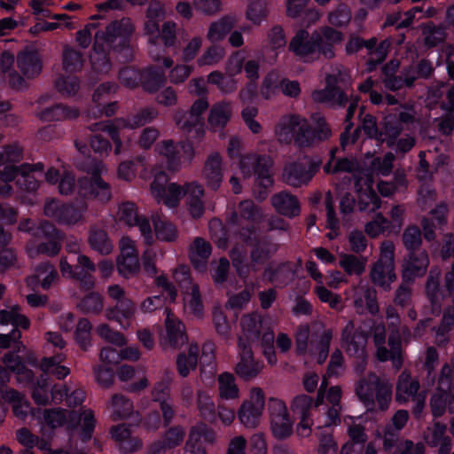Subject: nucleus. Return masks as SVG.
Wrapping results in <instances>:
<instances>
[{"label": "nucleus", "mask_w": 454, "mask_h": 454, "mask_svg": "<svg viewBox=\"0 0 454 454\" xmlns=\"http://www.w3.org/2000/svg\"><path fill=\"white\" fill-rule=\"evenodd\" d=\"M342 40V33L328 26H323L311 34L300 29L292 38L289 49L304 61L317 59L320 55L332 59L334 57V46Z\"/></svg>", "instance_id": "f257e3e1"}, {"label": "nucleus", "mask_w": 454, "mask_h": 454, "mask_svg": "<svg viewBox=\"0 0 454 454\" xmlns=\"http://www.w3.org/2000/svg\"><path fill=\"white\" fill-rule=\"evenodd\" d=\"M21 149L18 145H11L0 151V166H4L0 172V179L4 184L0 185V195H8L11 192L9 182L16 184L27 191H35L38 188L36 179L42 176L43 165L23 164L16 168L13 164L21 160Z\"/></svg>", "instance_id": "f03ea898"}, {"label": "nucleus", "mask_w": 454, "mask_h": 454, "mask_svg": "<svg viewBox=\"0 0 454 454\" xmlns=\"http://www.w3.org/2000/svg\"><path fill=\"white\" fill-rule=\"evenodd\" d=\"M334 152H332L331 160L325 167V171L329 174L348 172L355 179L356 192L358 197V207L360 211L373 213L380 207V200L372 190V181L364 169H360L358 163L343 158L335 160Z\"/></svg>", "instance_id": "7ed1b4c3"}, {"label": "nucleus", "mask_w": 454, "mask_h": 454, "mask_svg": "<svg viewBox=\"0 0 454 454\" xmlns=\"http://www.w3.org/2000/svg\"><path fill=\"white\" fill-rule=\"evenodd\" d=\"M134 30L131 20L128 18L111 23L106 32L95 35L94 52L90 56L92 68L98 73H106L110 63L105 53V44L109 47L118 38L122 41Z\"/></svg>", "instance_id": "20e7f679"}, {"label": "nucleus", "mask_w": 454, "mask_h": 454, "mask_svg": "<svg viewBox=\"0 0 454 454\" xmlns=\"http://www.w3.org/2000/svg\"><path fill=\"white\" fill-rule=\"evenodd\" d=\"M356 393L359 400L368 408L372 409L375 401L380 409H387L392 396V385L386 380H381L373 373L358 380L356 385Z\"/></svg>", "instance_id": "39448f33"}, {"label": "nucleus", "mask_w": 454, "mask_h": 454, "mask_svg": "<svg viewBox=\"0 0 454 454\" xmlns=\"http://www.w3.org/2000/svg\"><path fill=\"white\" fill-rule=\"evenodd\" d=\"M157 115L158 112L154 108H145L131 118L118 119L111 123H96L92 130L106 131L115 144V153H119L122 146V138L127 137V132L153 121Z\"/></svg>", "instance_id": "423d86ee"}, {"label": "nucleus", "mask_w": 454, "mask_h": 454, "mask_svg": "<svg viewBox=\"0 0 454 454\" xmlns=\"http://www.w3.org/2000/svg\"><path fill=\"white\" fill-rule=\"evenodd\" d=\"M87 172L90 177L78 180V194L99 203L108 202L112 198V189L109 184L100 177V175L106 172V167L102 163L97 162L94 166L90 167Z\"/></svg>", "instance_id": "0eeeda50"}, {"label": "nucleus", "mask_w": 454, "mask_h": 454, "mask_svg": "<svg viewBox=\"0 0 454 454\" xmlns=\"http://www.w3.org/2000/svg\"><path fill=\"white\" fill-rule=\"evenodd\" d=\"M62 235L53 225L43 223L37 228L35 238L27 246V253L30 258L39 254L54 256L61 248Z\"/></svg>", "instance_id": "6e6552de"}, {"label": "nucleus", "mask_w": 454, "mask_h": 454, "mask_svg": "<svg viewBox=\"0 0 454 454\" xmlns=\"http://www.w3.org/2000/svg\"><path fill=\"white\" fill-rule=\"evenodd\" d=\"M372 281L387 290L395 280V245L391 241H384L380 247V258L372 265L370 272Z\"/></svg>", "instance_id": "1a4fd4ad"}, {"label": "nucleus", "mask_w": 454, "mask_h": 454, "mask_svg": "<svg viewBox=\"0 0 454 454\" xmlns=\"http://www.w3.org/2000/svg\"><path fill=\"white\" fill-rule=\"evenodd\" d=\"M275 135L281 143L294 140L299 145H308L310 141V129L307 121L296 114L283 116L275 128Z\"/></svg>", "instance_id": "9d476101"}, {"label": "nucleus", "mask_w": 454, "mask_h": 454, "mask_svg": "<svg viewBox=\"0 0 454 454\" xmlns=\"http://www.w3.org/2000/svg\"><path fill=\"white\" fill-rule=\"evenodd\" d=\"M149 192L153 200L169 208L177 207L184 196L183 185L169 183L168 176L163 171L154 174Z\"/></svg>", "instance_id": "9b49d317"}, {"label": "nucleus", "mask_w": 454, "mask_h": 454, "mask_svg": "<svg viewBox=\"0 0 454 454\" xmlns=\"http://www.w3.org/2000/svg\"><path fill=\"white\" fill-rule=\"evenodd\" d=\"M265 408V395L262 388L254 387L249 390L248 396L244 399L238 410L237 415L240 424L254 429L260 425Z\"/></svg>", "instance_id": "f8f14e48"}, {"label": "nucleus", "mask_w": 454, "mask_h": 454, "mask_svg": "<svg viewBox=\"0 0 454 454\" xmlns=\"http://www.w3.org/2000/svg\"><path fill=\"white\" fill-rule=\"evenodd\" d=\"M241 332L238 339V347H254L262 343L266 331H273L270 321L258 314H248L240 321Z\"/></svg>", "instance_id": "ddd939ff"}, {"label": "nucleus", "mask_w": 454, "mask_h": 454, "mask_svg": "<svg viewBox=\"0 0 454 454\" xmlns=\"http://www.w3.org/2000/svg\"><path fill=\"white\" fill-rule=\"evenodd\" d=\"M454 372L449 366H444L439 380V387L431 400V408L434 416H442L446 407L452 412L454 411Z\"/></svg>", "instance_id": "4468645a"}, {"label": "nucleus", "mask_w": 454, "mask_h": 454, "mask_svg": "<svg viewBox=\"0 0 454 454\" xmlns=\"http://www.w3.org/2000/svg\"><path fill=\"white\" fill-rule=\"evenodd\" d=\"M271 167L272 160L270 157H261L256 154H247L242 157L239 164L244 177H250L254 175L258 184L264 188L270 187L273 184Z\"/></svg>", "instance_id": "2eb2a0df"}, {"label": "nucleus", "mask_w": 454, "mask_h": 454, "mask_svg": "<svg viewBox=\"0 0 454 454\" xmlns=\"http://www.w3.org/2000/svg\"><path fill=\"white\" fill-rule=\"evenodd\" d=\"M208 107L205 99L194 102L189 112L177 111L174 119L176 126L185 133L194 131L198 137L204 133L202 114Z\"/></svg>", "instance_id": "dca6fc26"}, {"label": "nucleus", "mask_w": 454, "mask_h": 454, "mask_svg": "<svg viewBox=\"0 0 454 454\" xmlns=\"http://www.w3.org/2000/svg\"><path fill=\"white\" fill-rule=\"evenodd\" d=\"M118 220L128 226H137L144 242L149 246L154 243L151 223L147 218L138 215L135 204L124 202L119 206Z\"/></svg>", "instance_id": "f3484780"}, {"label": "nucleus", "mask_w": 454, "mask_h": 454, "mask_svg": "<svg viewBox=\"0 0 454 454\" xmlns=\"http://www.w3.org/2000/svg\"><path fill=\"white\" fill-rule=\"evenodd\" d=\"M121 83L129 89L137 87L140 81L143 82L145 90L153 92L164 82L162 74L146 70L143 74L139 71L127 67L120 72Z\"/></svg>", "instance_id": "a211bd4d"}, {"label": "nucleus", "mask_w": 454, "mask_h": 454, "mask_svg": "<svg viewBox=\"0 0 454 454\" xmlns=\"http://www.w3.org/2000/svg\"><path fill=\"white\" fill-rule=\"evenodd\" d=\"M419 387V382L412 380L410 374L406 372L400 375L396 388V400L399 403L415 402L414 412L416 414H419L422 411L426 398L424 394H417Z\"/></svg>", "instance_id": "6ab92c4d"}, {"label": "nucleus", "mask_w": 454, "mask_h": 454, "mask_svg": "<svg viewBox=\"0 0 454 454\" xmlns=\"http://www.w3.org/2000/svg\"><path fill=\"white\" fill-rule=\"evenodd\" d=\"M367 337L364 330L355 329L352 321H349L342 333V347L349 356H353L362 361L366 356L365 347Z\"/></svg>", "instance_id": "aec40b11"}, {"label": "nucleus", "mask_w": 454, "mask_h": 454, "mask_svg": "<svg viewBox=\"0 0 454 454\" xmlns=\"http://www.w3.org/2000/svg\"><path fill=\"white\" fill-rule=\"evenodd\" d=\"M374 342L377 346V356L379 360L386 361L387 359H391L393 365L395 368H399L401 366L402 361L399 336H395V334L389 336L388 344L391 348V352L389 353L381 346L385 342V328L383 325H378L374 328Z\"/></svg>", "instance_id": "412c9836"}, {"label": "nucleus", "mask_w": 454, "mask_h": 454, "mask_svg": "<svg viewBox=\"0 0 454 454\" xmlns=\"http://www.w3.org/2000/svg\"><path fill=\"white\" fill-rule=\"evenodd\" d=\"M156 151L166 159L168 168L173 171L179 168L182 157L190 160L194 153L190 145H176L172 140L162 141L157 145Z\"/></svg>", "instance_id": "4be33fe9"}, {"label": "nucleus", "mask_w": 454, "mask_h": 454, "mask_svg": "<svg viewBox=\"0 0 454 454\" xmlns=\"http://www.w3.org/2000/svg\"><path fill=\"white\" fill-rule=\"evenodd\" d=\"M315 167L307 157L300 158L296 162L288 164L284 170V180L292 186L307 184L315 173Z\"/></svg>", "instance_id": "5701e85b"}, {"label": "nucleus", "mask_w": 454, "mask_h": 454, "mask_svg": "<svg viewBox=\"0 0 454 454\" xmlns=\"http://www.w3.org/2000/svg\"><path fill=\"white\" fill-rule=\"evenodd\" d=\"M165 332L160 342L163 347L179 348L187 341L184 326L182 322L168 310L166 311Z\"/></svg>", "instance_id": "b1692460"}, {"label": "nucleus", "mask_w": 454, "mask_h": 454, "mask_svg": "<svg viewBox=\"0 0 454 454\" xmlns=\"http://www.w3.org/2000/svg\"><path fill=\"white\" fill-rule=\"evenodd\" d=\"M402 128L399 123L392 124L390 121L386 122L384 130L380 132L378 141L385 142L387 146L394 147L397 151L405 153L411 150L414 144V138L409 135L400 137Z\"/></svg>", "instance_id": "393cba45"}, {"label": "nucleus", "mask_w": 454, "mask_h": 454, "mask_svg": "<svg viewBox=\"0 0 454 454\" xmlns=\"http://www.w3.org/2000/svg\"><path fill=\"white\" fill-rule=\"evenodd\" d=\"M57 279L58 272L54 266L49 262H43L34 268L31 275L26 278V283L32 289L40 286L43 290H48Z\"/></svg>", "instance_id": "a878e982"}, {"label": "nucleus", "mask_w": 454, "mask_h": 454, "mask_svg": "<svg viewBox=\"0 0 454 454\" xmlns=\"http://www.w3.org/2000/svg\"><path fill=\"white\" fill-rule=\"evenodd\" d=\"M429 265L428 254L425 250H417L410 252L404 258L402 269L404 278L411 280L417 277L423 276Z\"/></svg>", "instance_id": "bb28decb"}, {"label": "nucleus", "mask_w": 454, "mask_h": 454, "mask_svg": "<svg viewBox=\"0 0 454 454\" xmlns=\"http://www.w3.org/2000/svg\"><path fill=\"white\" fill-rule=\"evenodd\" d=\"M239 362L235 371L244 380L255 378L262 371V364L254 360L251 347H238Z\"/></svg>", "instance_id": "cd10ccee"}, {"label": "nucleus", "mask_w": 454, "mask_h": 454, "mask_svg": "<svg viewBox=\"0 0 454 454\" xmlns=\"http://www.w3.org/2000/svg\"><path fill=\"white\" fill-rule=\"evenodd\" d=\"M156 284L162 288V295L164 297L155 295L145 299L140 306L141 310L144 312H153L161 308L164 304V301H174L176 300V292L164 276L158 277L156 278Z\"/></svg>", "instance_id": "c85d7f7f"}, {"label": "nucleus", "mask_w": 454, "mask_h": 454, "mask_svg": "<svg viewBox=\"0 0 454 454\" xmlns=\"http://www.w3.org/2000/svg\"><path fill=\"white\" fill-rule=\"evenodd\" d=\"M203 179L208 188L217 190L223 178L222 158L218 153H212L207 158L202 172Z\"/></svg>", "instance_id": "c756f323"}, {"label": "nucleus", "mask_w": 454, "mask_h": 454, "mask_svg": "<svg viewBox=\"0 0 454 454\" xmlns=\"http://www.w3.org/2000/svg\"><path fill=\"white\" fill-rule=\"evenodd\" d=\"M186 204L191 215L193 218L200 217L204 213V203L202 198L204 189L197 182L186 183L183 185Z\"/></svg>", "instance_id": "7c9ffc66"}, {"label": "nucleus", "mask_w": 454, "mask_h": 454, "mask_svg": "<svg viewBox=\"0 0 454 454\" xmlns=\"http://www.w3.org/2000/svg\"><path fill=\"white\" fill-rule=\"evenodd\" d=\"M354 302L360 314H374L379 310L375 291L367 288L362 282L355 288Z\"/></svg>", "instance_id": "2f4dec72"}, {"label": "nucleus", "mask_w": 454, "mask_h": 454, "mask_svg": "<svg viewBox=\"0 0 454 454\" xmlns=\"http://www.w3.org/2000/svg\"><path fill=\"white\" fill-rule=\"evenodd\" d=\"M189 254L194 268L203 272L206 270L207 261L211 254V246L206 240L197 238L190 247Z\"/></svg>", "instance_id": "473e14b6"}, {"label": "nucleus", "mask_w": 454, "mask_h": 454, "mask_svg": "<svg viewBox=\"0 0 454 454\" xmlns=\"http://www.w3.org/2000/svg\"><path fill=\"white\" fill-rule=\"evenodd\" d=\"M427 100L429 104L440 103L442 109H454V83H442L436 89L430 90Z\"/></svg>", "instance_id": "72a5a7b5"}, {"label": "nucleus", "mask_w": 454, "mask_h": 454, "mask_svg": "<svg viewBox=\"0 0 454 454\" xmlns=\"http://www.w3.org/2000/svg\"><path fill=\"white\" fill-rule=\"evenodd\" d=\"M153 225V239L161 242L171 243L175 242L178 238V231L176 227L169 221L153 216L152 218Z\"/></svg>", "instance_id": "f704fd0d"}, {"label": "nucleus", "mask_w": 454, "mask_h": 454, "mask_svg": "<svg viewBox=\"0 0 454 454\" xmlns=\"http://www.w3.org/2000/svg\"><path fill=\"white\" fill-rule=\"evenodd\" d=\"M232 115L231 105L228 102H219L215 104L209 112L208 124L214 130L223 129Z\"/></svg>", "instance_id": "c9c22d12"}, {"label": "nucleus", "mask_w": 454, "mask_h": 454, "mask_svg": "<svg viewBox=\"0 0 454 454\" xmlns=\"http://www.w3.org/2000/svg\"><path fill=\"white\" fill-rule=\"evenodd\" d=\"M274 208L281 215L293 217L299 214V203L294 196L282 192L271 198Z\"/></svg>", "instance_id": "e433bc0d"}, {"label": "nucleus", "mask_w": 454, "mask_h": 454, "mask_svg": "<svg viewBox=\"0 0 454 454\" xmlns=\"http://www.w3.org/2000/svg\"><path fill=\"white\" fill-rule=\"evenodd\" d=\"M112 437L119 442L121 449L125 452H131L141 446L139 439L133 437L129 428L125 425H118L111 430Z\"/></svg>", "instance_id": "4c0bfd02"}, {"label": "nucleus", "mask_w": 454, "mask_h": 454, "mask_svg": "<svg viewBox=\"0 0 454 454\" xmlns=\"http://www.w3.org/2000/svg\"><path fill=\"white\" fill-rule=\"evenodd\" d=\"M4 400L12 407L14 414L19 418H25L30 412V404L27 399L14 389H7L3 393Z\"/></svg>", "instance_id": "58836bf2"}, {"label": "nucleus", "mask_w": 454, "mask_h": 454, "mask_svg": "<svg viewBox=\"0 0 454 454\" xmlns=\"http://www.w3.org/2000/svg\"><path fill=\"white\" fill-rule=\"evenodd\" d=\"M184 436L183 428L176 427L170 428L165 434L162 443L154 444L151 449V454H164L167 450H170L179 445Z\"/></svg>", "instance_id": "ea45409f"}, {"label": "nucleus", "mask_w": 454, "mask_h": 454, "mask_svg": "<svg viewBox=\"0 0 454 454\" xmlns=\"http://www.w3.org/2000/svg\"><path fill=\"white\" fill-rule=\"evenodd\" d=\"M199 348L196 344H191L188 354H180L176 358V368L180 376L187 377L196 368L198 362Z\"/></svg>", "instance_id": "a19ab883"}, {"label": "nucleus", "mask_w": 454, "mask_h": 454, "mask_svg": "<svg viewBox=\"0 0 454 454\" xmlns=\"http://www.w3.org/2000/svg\"><path fill=\"white\" fill-rule=\"evenodd\" d=\"M89 243L92 249L102 254H108L113 250V244L106 232L96 226L90 228Z\"/></svg>", "instance_id": "79ce46f5"}, {"label": "nucleus", "mask_w": 454, "mask_h": 454, "mask_svg": "<svg viewBox=\"0 0 454 454\" xmlns=\"http://www.w3.org/2000/svg\"><path fill=\"white\" fill-rule=\"evenodd\" d=\"M79 115V110L74 107H67L64 106H54L44 109L40 114V118L46 121H59L66 119H74Z\"/></svg>", "instance_id": "37998d69"}, {"label": "nucleus", "mask_w": 454, "mask_h": 454, "mask_svg": "<svg viewBox=\"0 0 454 454\" xmlns=\"http://www.w3.org/2000/svg\"><path fill=\"white\" fill-rule=\"evenodd\" d=\"M17 62L20 71L27 76H34L41 71V63L35 52H21L17 57Z\"/></svg>", "instance_id": "c03bdc74"}, {"label": "nucleus", "mask_w": 454, "mask_h": 454, "mask_svg": "<svg viewBox=\"0 0 454 454\" xmlns=\"http://www.w3.org/2000/svg\"><path fill=\"white\" fill-rule=\"evenodd\" d=\"M219 395L225 400L236 399L239 395V389L235 378L231 373L223 372L217 378Z\"/></svg>", "instance_id": "a18cd8bd"}, {"label": "nucleus", "mask_w": 454, "mask_h": 454, "mask_svg": "<svg viewBox=\"0 0 454 454\" xmlns=\"http://www.w3.org/2000/svg\"><path fill=\"white\" fill-rule=\"evenodd\" d=\"M0 325H12L14 327L27 329L29 326L28 318L20 313L18 306H12L6 309L0 310Z\"/></svg>", "instance_id": "49530a36"}, {"label": "nucleus", "mask_w": 454, "mask_h": 454, "mask_svg": "<svg viewBox=\"0 0 454 454\" xmlns=\"http://www.w3.org/2000/svg\"><path fill=\"white\" fill-rule=\"evenodd\" d=\"M341 394L342 391L339 386L331 387L327 389L326 382L323 380L315 401V405L320 406L324 404L325 400L331 406H340Z\"/></svg>", "instance_id": "de8ad7c7"}, {"label": "nucleus", "mask_w": 454, "mask_h": 454, "mask_svg": "<svg viewBox=\"0 0 454 454\" xmlns=\"http://www.w3.org/2000/svg\"><path fill=\"white\" fill-rule=\"evenodd\" d=\"M184 308L194 316H200L203 311V303L197 285L188 286L184 296Z\"/></svg>", "instance_id": "09e8293b"}, {"label": "nucleus", "mask_w": 454, "mask_h": 454, "mask_svg": "<svg viewBox=\"0 0 454 454\" xmlns=\"http://www.w3.org/2000/svg\"><path fill=\"white\" fill-rule=\"evenodd\" d=\"M447 208L443 205H440L431 211V221L432 226L430 225L427 219H424L422 222L424 236L427 240L434 239V228L441 226L446 221Z\"/></svg>", "instance_id": "8fccbe9b"}, {"label": "nucleus", "mask_w": 454, "mask_h": 454, "mask_svg": "<svg viewBox=\"0 0 454 454\" xmlns=\"http://www.w3.org/2000/svg\"><path fill=\"white\" fill-rule=\"evenodd\" d=\"M111 414L114 419H124L129 417L133 405L122 395H115L110 403Z\"/></svg>", "instance_id": "3c124183"}, {"label": "nucleus", "mask_w": 454, "mask_h": 454, "mask_svg": "<svg viewBox=\"0 0 454 454\" xmlns=\"http://www.w3.org/2000/svg\"><path fill=\"white\" fill-rule=\"evenodd\" d=\"M235 23V19L231 17H225L221 19L210 26L207 33V38L211 42H217L222 40L225 35L231 31Z\"/></svg>", "instance_id": "603ef678"}, {"label": "nucleus", "mask_w": 454, "mask_h": 454, "mask_svg": "<svg viewBox=\"0 0 454 454\" xmlns=\"http://www.w3.org/2000/svg\"><path fill=\"white\" fill-rule=\"evenodd\" d=\"M67 418H71L72 426H74L73 424L74 419L70 412L61 410H45L43 412L41 422L43 426L55 428L64 425Z\"/></svg>", "instance_id": "864d4df0"}, {"label": "nucleus", "mask_w": 454, "mask_h": 454, "mask_svg": "<svg viewBox=\"0 0 454 454\" xmlns=\"http://www.w3.org/2000/svg\"><path fill=\"white\" fill-rule=\"evenodd\" d=\"M367 263L365 257H356L351 254H341L340 265L348 275L362 274Z\"/></svg>", "instance_id": "5fc2aeb1"}, {"label": "nucleus", "mask_w": 454, "mask_h": 454, "mask_svg": "<svg viewBox=\"0 0 454 454\" xmlns=\"http://www.w3.org/2000/svg\"><path fill=\"white\" fill-rule=\"evenodd\" d=\"M64 356L57 355L53 357L44 358L41 364L42 370L50 374L55 375L59 379L65 378L70 372L69 369L61 365Z\"/></svg>", "instance_id": "6e6d98bb"}, {"label": "nucleus", "mask_w": 454, "mask_h": 454, "mask_svg": "<svg viewBox=\"0 0 454 454\" xmlns=\"http://www.w3.org/2000/svg\"><path fill=\"white\" fill-rule=\"evenodd\" d=\"M83 59L82 54L71 47H66L62 56L63 69L67 73H74L82 68Z\"/></svg>", "instance_id": "4d7b16f0"}, {"label": "nucleus", "mask_w": 454, "mask_h": 454, "mask_svg": "<svg viewBox=\"0 0 454 454\" xmlns=\"http://www.w3.org/2000/svg\"><path fill=\"white\" fill-rule=\"evenodd\" d=\"M125 309L121 311L118 307L114 309L106 310V317L108 319L116 320L120 323L121 326L124 329L129 327V323L123 321V319L130 318L136 310L135 305L130 301H126L124 302Z\"/></svg>", "instance_id": "13d9d810"}, {"label": "nucleus", "mask_w": 454, "mask_h": 454, "mask_svg": "<svg viewBox=\"0 0 454 454\" xmlns=\"http://www.w3.org/2000/svg\"><path fill=\"white\" fill-rule=\"evenodd\" d=\"M14 63V56L13 54H11L8 51H4L1 55L0 59V66L2 68V71L4 74H7V76L9 77L10 83L18 89L22 88L23 80L21 77L17 75L14 72L11 70L12 67Z\"/></svg>", "instance_id": "bf43d9fd"}, {"label": "nucleus", "mask_w": 454, "mask_h": 454, "mask_svg": "<svg viewBox=\"0 0 454 454\" xmlns=\"http://www.w3.org/2000/svg\"><path fill=\"white\" fill-rule=\"evenodd\" d=\"M205 431L203 424L192 428L185 445L186 454H207L200 442V432Z\"/></svg>", "instance_id": "052dcab7"}, {"label": "nucleus", "mask_w": 454, "mask_h": 454, "mask_svg": "<svg viewBox=\"0 0 454 454\" xmlns=\"http://www.w3.org/2000/svg\"><path fill=\"white\" fill-rule=\"evenodd\" d=\"M273 435L278 439H285L293 433V421L289 416L270 420Z\"/></svg>", "instance_id": "680f3d73"}, {"label": "nucleus", "mask_w": 454, "mask_h": 454, "mask_svg": "<svg viewBox=\"0 0 454 454\" xmlns=\"http://www.w3.org/2000/svg\"><path fill=\"white\" fill-rule=\"evenodd\" d=\"M391 229L389 221L381 214L377 215L364 225V231L372 238L378 237Z\"/></svg>", "instance_id": "e2e57ef3"}, {"label": "nucleus", "mask_w": 454, "mask_h": 454, "mask_svg": "<svg viewBox=\"0 0 454 454\" xmlns=\"http://www.w3.org/2000/svg\"><path fill=\"white\" fill-rule=\"evenodd\" d=\"M85 210L86 207L77 208L72 205H64L58 223L67 225L75 224L82 219V215Z\"/></svg>", "instance_id": "0e129e2a"}, {"label": "nucleus", "mask_w": 454, "mask_h": 454, "mask_svg": "<svg viewBox=\"0 0 454 454\" xmlns=\"http://www.w3.org/2000/svg\"><path fill=\"white\" fill-rule=\"evenodd\" d=\"M403 242L407 250L416 252L422 243L421 232L419 227L410 225L403 233Z\"/></svg>", "instance_id": "69168bd1"}, {"label": "nucleus", "mask_w": 454, "mask_h": 454, "mask_svg": "<svg viewBox=\"0 0 454 454\" xmlns=\"http://www.w3.org/2000/svg\"><path fill=\"white\" fill-rule=\"evenodd\" d=\"M3 362L7 365L9 369L17 373L19 381L23 380H29L31 378V372L26 369L25 365L18 356H15L12 354H6L3 357Z\"/></svg>", "instance_id": "338daca9"}, {"label": "nucleus", "mask_w": 454, "mask_h": 454, "mask_svg": "<svg viewBox=\"0 0 454 454\" xmlns=\"http://www.w3.org/2000/svg\"><path fill=\"white\" fill-rule=\"evenodd\" d=\"M293 273L286 264L270 266L265 272V277L276 284H285L288 281Z\"/></svg>", "instance_id": "774afa93"}]
</instances>
